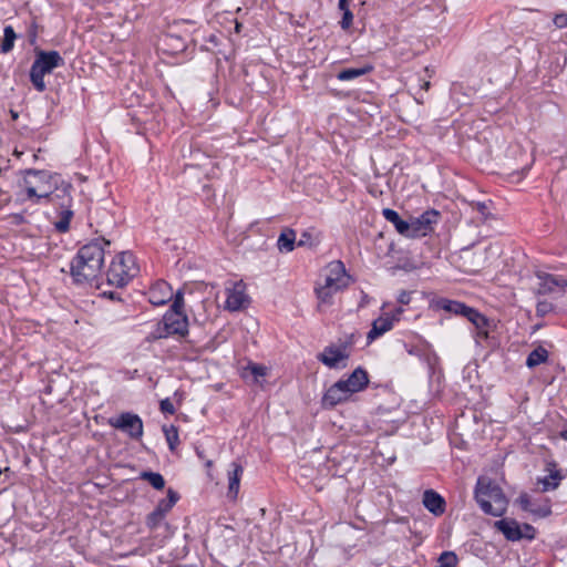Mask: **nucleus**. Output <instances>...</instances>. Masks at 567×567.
Returning <instances> with one entry per match:
<instances>
[{"mask_svg":"<svg viewBox=\"0 0 567 567\" xmlns=\"http://www.w3.org/2000/svg\"><path fill=\"white\" fill-rule=\"evenodd\" d=\"M109 423L112 427L127 433L132 439H140L143 435V422L137 414L124 412L117 417L110 419Z\"/></svg>","mask_w":567,"mask_h":567,"instance_id":"10","label":"nucleus"},{"mask_svg":"<svg viewBox=\"0 0 567 567\" xmlns=\"http://www.w3.org/2000/svg\"><path fill=\"white\" fill-rule=\"evenodd\" d=\"M52 175L48 171L27 169L23 178L22 200H30L39 204L42 199H48L54 190L51 183Z\"/></svg>","mask_w":567,"mask_h":567,"instance_id":"3","label":"nucleus"},{"mask_svg":"<svg viewBox=\"0 0 567 567\" xmlns=\"http://www.w3.org/2000/svg\"><path fill=\"white\" fill-rule=\"evenodd\" d=\"M494 527L499 530L507 540L517 542L523 539L520 525L515 519H499L494 523Z\"/></svg>","mask_w":567,"mask_h":567,"instance_id":"18","label":"nucleus"},{"mask_svg":"<svg viewBox=\"0 0 567 567\" xmlns=\"http://www.w3.org/2000/svg\"><path fill=\"white\" fill-rule=\"evenodd\" d=\"M554 24L557 28H566L567 27V14L566 13H558L554 17Z\"/></svg>","mask_w":567,"mask_h":567,"instance_id":"42","label":"nucleus"},{"mask_svg":"<svg viewBox=\"0 0 567 567\" xmlns=\"http://www.w3.org/2000/svg\"><path fill=\"white\" fill-rule=\"evenodd\" d=\"M554 310V306L551 302L549 301H546V300H543V301H538L537 302V306H536V315L538 317H545L546 315H548L549 312H551Z\"/></svg>","mask_w":567,"mask_h":567,"instance_id":"34","label":"nucleus"},{"mask_svg":"<svg viewBox=\"0 0 567 567\" xmlns=\"http://www.w3.org/2000/svg\"><path fill=\"white\" fill-rule=\"evenodd\" d=\"M110 240L99 237L82 246L70 264L71 276L76 284L96 280L104 265L105 247Z\"/></svg>","mask_w":567,"mask_h":567,"instance_id":"1","label":"nucleus"},{"mask_svg":"<svg viewBox=\"0 0 567 567\" xmlns=\"http://www.w3.org/2000/svg\"><path fill=\"white\" fill-rule=\"evenodd\" d=\"M466 310L467 311L464 317L475 326L477 329V336L487 338L488 333L486 327L488 322L486 317L472 307H468Z\"/></svg>","mask_w":567,"mask_h":567,"instance_id":"22","label":"nucleus"},{"mask_svg":"<svg viewBox=\"0 0 567 567\" xmlns=\"http://www.w3.org/2000/svg\"><path fill=\"white\" fill-rule=\"evenodd\" d=\"M147 296L152 305L163 306L173 298V289L165 280H157L148 289Z\"/></svg>","mask_w":567,"mask_h":567,"instance_id":"13","label":"nucleus"},{"mask_svg":"<svg viewBox=\"0 0 567 567\" xmlns=\"http://www.w3.org/2000/svg\"><path fill=\"white\" fill-rule=\"evenodd\" d=\"M173 303L168 310L183 311L184 308V293L182 290H177L173 293Z\"/></svg>","mask_w":567,"mask_h":567,"instance_id":"33","label":"nucleus"},{"mask_svg":"<svg viewBox=\"0 0 567 567\" xmlns=\"http://www.w3.org/2000/svg\"><path fill=\"white\" fill-rule=\"evenodd\" d=\"M226 295L225 309L229 311H239L249 302L246 285L241 280L235 282L233 287L226 288Z\"/></svg>","mask_w":567,"mask_h":567,"instance_id":"11","label":"nucleus"},{"mask_svg":"<svg viewBox=\"0 0 567 567\" xmlns=\"http://www.w3.org/2000/svg\"><path fill=\"white\" fill-rule=\"evenodd\" d=\"M341 383L349 393L352 395L353 393L362 391L369 383L368 373L362 368H357L347 380H340Z\"/></svg>","mask_w":567,"mask_h":567,"instance_id":"16","label":"nucleus"},{"mask_svg":"<svg viewBox=\"0 0 567 567\" xmlns=\"http://www.w3.org/2000/svg\"><path fill=\"white\" fill-rule=\"evenodd\" d=\"M140 478L150 483L157 491L165 487V480L159 473L144 471L140 474Z\"/></svg>","mask_w":567,"mask_h":567,"instance_id":"28","label":"nucleus"},{"mask_svg":"<svg viewBox=\"0 0 567 567\" xmlns=\"http://www.w3.org/2000/svg\"><path fill=\"white\" fill-rule=\"evenodd\" d=\"M546 471L548 472V475L537 480V484L540 485L542 492H549L556 489L559 486L561 480L564 478V475L560 473V470L557 468L556 462H548L546 464Z\"/></svg>","mask_w":567,"mask_h":567,"instance_id":"14","label":"nucleus"},{"mask_svg":"<svg viewBox=\"0 0 567 567\" xmlns=\"http://www.w3.org/2000/svg\"><path fill=\"white\" fill-rule=\"evenodd\" d=\"M315 245H316V243H313L312 235L309 231H303L300 236V239L297 243V246H299V247H303V246L312 247Z\"/></svg>","mask_w":567,"mask_h":567,"instance_id":"38","label":"nucleus"},{"mask_svg":"<svg viewBox=\"0 0 567 567\" xmlns=\"http://www.w3.org/2000/svg\"><path fill=\"white\" fill-rule=\"evenodd\" d=\"M188 332V319L183 311L167 310L156 329L157 338H167L177 334L186 336Z\"/></svg>","mask_w":567,"mask_h":567,"instance_id":"7","label":"nucleus"},{"mask_svg":"<svg viewBox=\"0 0 567 567\" xmlns=\"http://www.w3.org/2000/svg\"><path fill=\"white\" fill-rule=\"evenodd\" d=\"M535 276L537 278L536 295L563 296L567 290V278L564 276L548 274L543 270H537Z\"/></svg>","mask_w":567,"mask_h":567,"instance_id":"8","label":"nucleus"},{"mask_svg":"<svg viewBox=\"0 0 567 567\" xmlns=\"http://www.w3.org/2000/svg\"><path fill=\"white\" fill-rule=\"evenodd\" d=\"M244 474V467L237 463L231 462L228 468V496L236 498L239 492L240 480Z\"/></svg>","mask_w":567,"mask_h":567,"instance_id":"20","label":"nucleus"},{"mask_svg":"<svg viewBox=\"0 0 567 567\" xmlns=\"http://www.w3.org/2000/svg\"><path fill=\"white\" fill-rule=\"evenodd\" d=\"M159 409L165 414H174L175 408L169 399H164L159 403Z\"/></svg>","mask_w":567,"mask_h":567,"instance_id":"40","label":"nucleus"},{"mask_svg":"<svg viewBox=\"0 0 567 567\" xmlns=\"http://www.w3.org/2000/svg\"><path fill=\"white\" fill-rule=\"evenodd\" d=\"M424 507L435 516H441L445 512V499L435 491L426 489L423 493Z\"/></svg>","mask_w":567,"mask_h":567,"instance_id":"17","label":"nucleus"},{"mask_svg":"<svg viewBox=\"0 0 567 567\" xmlns=\"http://www.w3.org/2000/svg\"><path fill=\"white\" fill-rule=\"evenodd\" d=\"M179 495L176 491L169 488L167 491V496L165 498L159 499L155 509L158 511L164 516L174 507V505L178 502Z\"/></svg>","mask_w":567,"mask_h":567,"instance_id":"25","label":"nucleus"},{"mask_svg":"<svg viewBox=\"0 0 567 567\" xmlns=\"http://www.w3.org/2000/svg\"><path fill=\"white\" fill-rule=\"evenodd\" d=\"M473 210L477 212L484 220L489 216V209L485 202H473L471 204Z\"/></svg>","mask_w":567,"mask_h":567,"instance_id":"35","label":"nucleus"},{"mask_svg":"<svg viewBox=\"0 0 567 567\" xmlns=\"http://www.w3.org/2000/svg\"><path fill=\"white\" fill-rule=\"evenodd\" d=\"M440 307L451 313L458 315V316H465L466 309L468 306H466L463 302L455 301V300H449V299H442L440 301Z\"/></svg>","mask_w":567,"mask_h":567,"instance_id":"27","label":"nucleus"},{"mask_svg":"<svg viewBox=\"0 0 567 567\" xmlns=\"http://www.w3.org/2000/svg\"><path fill=\"white\" fill-rule=\"evenodd\" d=\"M350 276L341 260H333L327 266L324 285L316 288L317 297L322 302H329L333 293L347 288Z\"/></svg>","mask_w":567,"mask_h":567,"instance_id":"5","label":"nucleus"},{"mask_svg":"<svg viewBox=\"0 0 567 567\" xmlns=\"http://www.w3.org/2000/svg\"><path fill=\"white\" fill-rule=\"evenodd\" d=\"M368 303V295H365L363 291H362V299H361V302H360V306L363 307Z\"/></svg>","mask_w":567,"mask_h":567,"instance_id":"47","label":"nucleus"},{"mask_svg":"<svg viewBox=\"0 0 567 567\" xmlns=\"http://www.w3.org/2000/svg\"><path fill=\"white\" fill-rule=\"evenodd\" d=\"M411 301V292L402 290L398 296V302L401 305H409Z\"/></svg>","mask_w":567,"mask_h":567,"instance_id":"44","label":"nucleus"},{"mask_svg":"<svg viewBox=\"0 0 567 567\" xmlns=\"http://www.w3.org/2000/svg\"><path fill=\"white\" fill-rule=\"evenodd\" d=\"M165 437L171 451H175L176 446L179 443L178 431L177 427L171 425L169 427H164Z\"/></svg>","mask_w":567,"mask_h":567,"instance_id":"30","label":"nucleus"},{"mask_svg":"<svg viewBox=\"0 0 567 567\" xmlns=\"http://www.w3.org/2000/svg\"><path fill=\"white\" fill-rule=\"evenodd\" d=\"M343 385L344 384L339 380L326 391L322 398V403L324 406H336L337 404L347 401L351 396L349 390H347Z\"/></svg>","mask_w":567,"mask_h":567,"instance_id":"15","label":"nucleus"},{"mask_svg":"<svg viewBox=\"0 0 567 567\" xmlns=\"http://www.w3.org/2000/svg\"><path fill=\"white\" fill-rule=\"evenodd\" d=\"M17 34L11 25H6L3 29V39L1 43V52L8 53L14 47Z\"/></svg>","mask_w":567,"mask_h":567,"instance_id":"29","label":"nucleus"},{"mask_svg":"<svg viewBox=\"0 0 567 567\" xmlns=\"http://www.w3.org/2000/svg\"><path fill=\"white\" fill-rule=\"evenodd\" d=\"M517 502L519 503L520 507L524 509V511H530L529 506H530V497L528 494L526 493H523L519 495Z\"/></svg>","mask_w":567,"mask_h":567,"instance_id":"43","label":"nucleus"},{"mask_svg":"<svg viewBox=\"0 0 567 567\" xmlns=\"http://www.w3.org/2000/svg\"><path fill=\"white\" fill-rule=\"evenodd\" d=\"M352 21H353V13L351 12L350 9H346L343 11V16H342V19L340 21V27L343 30H348L351 27Z\"/></svg>","mask_w":567,"mask_h":567,"instance_id":"37","label":"nucleus"},{"mask_svg":"<svg viewBox=\"0 0 567 567\" xmlns=\"http://www.w3.org/2000/svg\"><path fill=\"white\" fill-rule=\"evenodd\" d=\"M548 359V351L544 347L534 349L526 359V365L530 369L546 362Z\"/></svg>","mask_w":567,"mask_h":567,"instance_id":"26","label":"nucleus"},{"mask_svg":"<svg viewBox=\"0 0 567 567\" xmlns=\"http://www.w3.org/2000/svg\"><path fill=\"white\" fill-rule=\"evenodd\" d=\"M138 272L135 257L130 251L117 254L106 271L107 282L116 287L126 286Z\"/></svg>","mask_w":567,"mask_h":567,"instance_id":"4","label":"nucleus"},{"mask_svg":"<svg viewBox=\"0 0 567 567\" xmlns=\"http://www.w3.org/2000/svg\"><path fill=\"white\" fill-rule=\"evenodd\" d=\"M559 436L564 440V441H567V430H564L559 433Z\"/></svg>","mask_w":567,"mask_h":567,"instance_id":"49","label":"nucleus"},{"mask_svg":"<svg viewBox=\"0 0 567 567\" xmlns=\"http://www.w3.org/2000/svg\"><path fill=\"white\" fill-rule=\"evenodd\" d=\"M520 534H523V538L532 540L536 536V529L526 523L520 526Z\"/></svg>","mask_w":567,"mask_h":567,"instance_id":"39","label":"nucleus"},{"mask_svg":"<svg viewBox=\"0 0 567 567\" xmlns=\"http://www.w3.org/2000/svg\"><path fill=\"white\" fill-rule=\"evenodd\" d=\"M62 65L64 60L58 51H39L30 70V80L37 91H45L44 75Z\"/></svg>","mask_w":567,"mask_h":567,"instance_id":"6","label":"nucleus"},{"mask_svg":"<svg viewBox=\"0 0 567 567\" xmlns=\"http://www.w3.org/2000/svg\"><path fill=\"white\" fill-rule=\"evenodd\" d=\"M402 313H403V309L398 308L392 315H390V317H398V321H399Z\"/></svg>","mask_w":567,"mask_h":567,"instance_id":"46","label":"nucleus"},{"mask_svg":"<svg viewBox=\"0 0 567 567\" xmlns=\"http://www.w3.org/2000/svg\"><path fill=\"white\" fill-rule=\"evenodd\" d=\"M349 358L348 346H329L318 355V359L329 368H338L341 361Z\"/></svg>","mask_w":567,"mask_h":567,"instance_id":"12","label":"nucleus"},{"mask_svg":"<svg viewBox=\"0 0 567 567\" xmlns=\"http://www.w3.org/2000/svg\"><path fill=\"white\" fill-rule=\"evenodd\" d=\"M372 70H373V66L370 64H365L364 66H361V68H348V69L341 70L337 74V79L339 81H351L359 76L370 73Z\"/></svg>","mask_w":567,"mask_h":567,"instance_id":"24","label":"nucleus"},{"mask_svg":"<svg viewBox=\"0 0 567 567\" xmlns=\"http://www.w3.org/2000/svg\"><path fill=\"white\" fill-rule=\"evenodd\" d=\"M249 370L256 379L259 377H265L267 374L266 367L260 365V364H251V365H249Z\"/></svg>","mask_w":567,"mask_h":567,"instance_id":"41","label":"nucleus"},{"mask_svg":"<svg viewBox=\"0 0 567 567\" xmlns=\"http://www.w3.org/2000/svg\"><path fill=\"white\" fill-rule=\"evenodd\" d=\"M165 516L154 508L146 517V525L150 529L154 530L164 522Z\"/></svg>","mask_w":567,"mask_h":567,"instance_id":"31","label":"nucleus"},{"mask_svg":"<svg viewBox=\"0 0 567 567\" xmlns=\"http://www.w3.org/2000/svg\"><path fill=\"white\" fill-rule=\"evenodd\" d=\"M409 237L420 238L430 235L439 223L440 213L435 209L425 210L419 217H410Z\"/></svg>","mask_w":567,"mask_h":567,"instance_id":"9","label":"nucleus"},{"mask_svg":"<svg viewBox=\"0 0 567 567\" xmlns=\"http://www.w3.org/2000/svg\"><path fill=\"white\" fill-rule=\"evenodd\" d=\"M382 215L389 223H391L394 226L395 230L400 235H402L406 238L409 237L410 219H408V220L402 219L401 216L399 215V213L391 208H384L382 210Z\"/></svg>","mask_w":567,"mask_h":567,"instance_id":"21","label":"nucleus"},{"mask_svg":"<svg viewBox=\"0 0 567 567\" xmlns=\"http://www.w3.org/2000/svg\"><path fill=\"white\" fill-rule=\"evenodd\" d=\"M474 497L480 508L487 515L501 517L507 511L508 499L506 495L501 486L489 477H478Z\"/></svg>","mask_w":567,"mask_h":567,"instance_id":"2","label":"nucleus"},{"mask_svg":"<svg viewBox=\"0 0 567 567\" xmlns=\"http://www.w3.org/2000/svg\"><path fill=\"white\" fill-rule=\"evenodd\" d=\"M72 216V212L68 210L65 212V215L61 218V220H59L56 224H55V228L61 231V233H64L69 229V226H70V218Z\"/></svg>","mask_w":567,"mask_h":567,"instance_id":"36","label":"nucleus"},{"mask_svg":"<svg viewBox=\"0 0 567 567\" xmlns=\"http://www.w3.org/2000/svg\"><path fill=\"white\" fill-rule=\"evenodd\" d=\"M296 231L291 228H285L277 240V246L281 252H290L295 249Z\"/></svg>","mask_w":567,"mask_h":567,"instance_id":"23","label":"nucleus"},{"mask_svg":"<svg viewBox=\"0 0 567 567\" xmlns=\"http://www.w3.org/2000/svg\"><path fill=\"white\" fill-rule=\"evenodd\" d=\"M398 321V317H390V315L381 316L372 322V328L368 332V340L373 341L393 328V323Z\"/></svg>","mask_w":567,"mask_h":567,"instance_id":"19","label":"nucleus"},{"mask_svg":"<svg viewBox=\"0 0 567 567\" xmlns=\"http://www.w3.org/2000/svg\"><path fill=\"white\" fill-rule=\"evenodd\" d=\"M421 87H422L423 90H425V91H426V90H429V87H430V82H429V81L423 82V84H422V86H421Z\"/></svg>","mask_w":567,"mask_h":567,"instance_id":"50","label":"nucleus"},{"mask_svg":"<svg viewBox=\"0 0 567 567\" xmlns=\"http://www.w3.org/2000/svg\"><path fill=\"white\" fill-rule=\"evenodd\" d=\"M10 116L13 121H17L19 117V113L14 110H10Z\"/></svg>","mask_w":567,"mask_h":567,"instance_id":"48","label":"nucleus"},{"mask_svg":"<svg viewBox=\"0 0 567 567\" xmlns=\"http://www.w3.org/2000/svg\"><path fill=\"white\" fill-rule=\"evenodd\" d=\"M338 6H339V9H340L341 11H344L346 9H349V7H348V0H339Z\"/></svg>","mask_w":567,"mask_h":567,"instance_id":"45","label":"nucleus"},{"mask_svg":"<svg viewBox=\"0 0 567 567\" xmlns=\"http://www.w3.org/2000/svg\"><path fill=\"white\" fill-rule=\"evenodd\" d=\"M457 560H458L457 556L454 551H443L440 555L437 563L444 567H455L457 564Z\"/></svg>","mask_w":567,"mask_h":567,"instance_id":"32","label":"nucleus"}]
</instances>
